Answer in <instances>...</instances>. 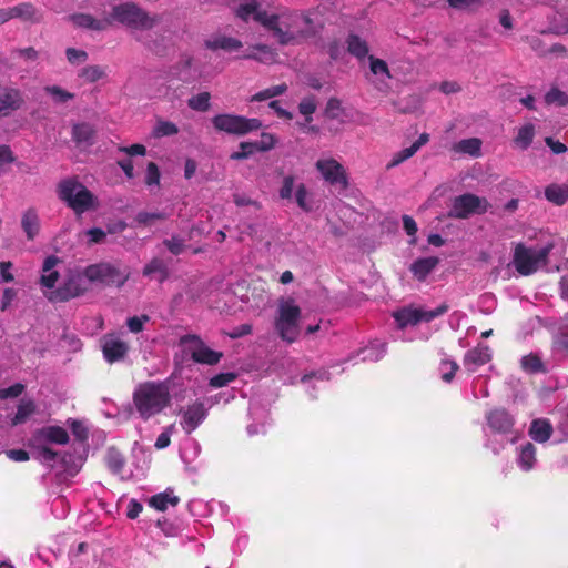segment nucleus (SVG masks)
Masks as SVG:
<instances>
[{"label": "nucleus", "mask_w": 568, "mask_h": 568, "mask_svg": "<svg viewBox=\"0 0 568 568\" xmlns=\"http://www.w3.org/2000/svg\"><path fill=\"white\" fill-rule=\"evenodd\" d=\"M236 16L245 22H256L272 32L281 45H294L316 33V26L305 14H274L262 9L261 2H244Z\"/></svg>", "instance_id": "1"}, {"label": "nucleus", "mask_w": 568, "mask_h": 568, "mask_svg": "<svg viewBox=\"0 0 568 568\" xmlns=\"http://www.w3.org/2000/svg\"><path fill=\"white\" fill-rule=\"evenodd\" d=\"M68 440L69 435L64 428L60 426H47L38 429L32 435V437L29 439V446L37 449V458L41 463L50 467H54L58 463H60L70 473H75L79 466L75 463L70 466V455H60L58 452H54L47 446L48 444L63 445L67 444Z\"/></svg>", "instance_id": "2"}, {"label": "nucleus", "mask_w": 568, "mask_h": 568, "mask_svg": "<svg viewBox=\"0 0 568 568\" xmlns=\"http://www.w3.org/2000/svg\"><path fill=\"white\" fill-rule=\"evenodd\" d=\"M171 379L163 382H146L141 384L133 394L134 405L141 418L161 413L171 399Z\"/></svg>", "instance_id": "3"}, {"label": "nucleus", "mask_w": 568, "mask_h": 568, "mask_svg": "<svg viewBox=\"0 0 568 568\" xmlns=\"http://www.w3.org/2000/svg\"><path fill=\"white\" fill-rule=\"evenodd\" d=\"M91 287L87 270H72L65 276L63 283L55 291L44 292L45 297L53 303L67 302L87 293Z\"/></svg>", "instance_id": "4"}, {"label": "nucleus", "mask_w": 568, "mask_h": 568, "mask_svg": "<svg viewBox=\"0 0 568 568\" xmlns=\"http://www.w3.org/2000/svg\"><path fill=\"white\" fill-rule=\"evenodd\" d=\"M59 196L77 213L82 214L95 207L94 195L74 179L63 180L59 184Z\"/></svg>", "instance_id": "5"}, {"label": "nucleus", "mask_w": 568, "mask_h": 568, "mask_svg": "<svg viewBox=\"0 0 568 568\" xmlns=\"http://www.w3.org/2000/svg\"><path fill=\"white\" fill-rule=\"evenodd\" d=\"M551 248V245L527 247L524 244H517L513 258L515 268L525 276L537 272L541 266L546 265Z\"/></svg>", "instance_id": "6"}, {"label": "nucleus", "mask_w": 568, "mask_h": 568, "mask_svg": "<svg viewBox=\"0 0 568 568\" xmlns=\"http://www.w3.org/2000/svg\"><path fill=\"white\" fill-rule=\"evenodd\" d=\"M300 317L301 308L295 305L293 300L284 301L278 305L275 329L283 341L293 343L297 339Z\"/></svg>", "instance_id": "7"}, {"label": "nucleus", "mask_w": 568, "mask_h": 568, "mask_svg": "<svg viewBox=\"0 0 568 568\" xmlns=\"http://www.w3.org/2000/svg\"><path fill=\"white\" fill-rule=\"evenodd\" d=\"M112 19L134 30H150L156 19L150 17L134 2H121L113 8Z\"/></svg>", "instance_id": "8"}, {"label": "nucleus", "mask_w": 568, "mask_h": 568, "mask_svg": "<svg viewBox=\"0 0 568 568\" xmlns=\"http://www.w3.org/2000/svg\"><path fill=\"white\" fill-rule=\"evenodd\" d=\"M91 285L121 287L129 280V273L122 272L111 263L101 262L85 267Z\"/></svg>", "instance_id": "9"}, {"label": "nucleus", "mask_w": 568, "mask_h": 568, "mask_svg": "<svg viewBox=\"0 0 568 568\" xmlns=\"http://www.w3.org/2000/svg\"><path fill=\"white\" fill-rule=\"evenodd\" d=\"M212 123L217 131L234 135H245L257 131L262 126L258 119H248L236 114H217L212 119Z\"/></svg>", "instance_id": "10"}, {"label": "nucleus", "mask_w": 568, "mask_h": 568, "mask_svg": "<svg viewBox=\"0 0 568 568\" xmlns=\"http://www.w3.org/2000/svg\"><path fill=\"white\" fill-rule=\"evenodd\" d=\"M448 311V305L442 303L434 310L404 307L394 312V318L398 328L414 326L420 322H432L436 317L444 315Z\"/></svg>", "instance_id": "11"}, {"label": "nucleus", "mask_w": 568, "mask_h": 568, "mask_svg": "<svg viewBox=\"0 0 568 568\" xmlns=\"http://www.w3.org/2000/svg\"><path fill=\"white\" fill-rule=\"evenodd\" d=\"M180 346L191 355V358L200 364L214 365L220 362L223 354L211 349L197 335H183Z\"/></svg>", "instance_id": "12"}, {"label": "nucleus", "mask_w": 568, "mask_h": 568, "mask_svg": "<svg viewBox=\"0 0 568 568\" xmlns=\"http://www.w3.org/2000/svg\"><path fill=\"white\" fill-rule=\"evenodd\" d=\"M488 209L486 199L466 193L455 197L449 215L458 219H466L471 214L485 213Z\"/></svg>", "instance_id": "13"}, {"label": "nucleus", "mask_w": 568, "mask_h": 568, "mask_svg": "<svg viewBox=\"0 0 568 568\" xmlns=\"http://www.w3.org/2000/svg\"><path fill=\"white\" fill-rule=\"evenodd\" d=\"M316 169L323 179L332 185L347 187V176L344 166L333 158L320 159Z\"/></svg>", "instance_id": "14"}, {"label": "nucleus", "mask_w": 568, "mask_h": 568, "mask_svg": "<svg viewBox=\"0 0 568 568\" xmlns=\"http://www.w3.org/2000/svg\"><path fill=\"white\" fill-rule=\"evenodd\" d=\"M486 427L494 434L508 435L513 433L514 417L504 408H495L486 413Z\"/></svg>", "instance_id": "15"}, {"label": "nucleus", "mask_w": 568, "mask_h": 568, "mask_svg": "<svg viewBox=\"0 0 568 568\" xmlns=\"http://www.w3.org/2000/svg\"><path fill=\"white\" fill-rule=\"evenodd\" d=\"M23 92L11 85H0V118L8 116L24 105Z\"/></svg>", "instance_id": "16"}, {"label": "nucleus", "mask_w": 568, "mask_h": 568, "mask_svg": "<svg viewBox=\"0 0 568 568\" xmlns=\"http://www.w3.org/2000/svg\"><path fill=\"white\" fill-rule=\"evenodd\" d=\"M206 415L207 408H205L204 403L196 400L182 410L180 424L186 434H191L202 424Z\"/></svg>", "instance_id": "17"}, {"label": "nucleus", "mask_w": 568, "mask_h": 568, "mask_svg": "<svg viewBox=\"0 0 568 568\" xmlns=\"http://www.w3.org/2000/svg\"><path fill=\"white\" fill-rule=\"evenodd\" d=\"M129 351L126 342L116 335H105L102 339V352L106 362L114 363L125 357Z\"/></svg>", "instance_id": "18"}, {"label": "nucleus", "mask_w": 568, "mask_h": 568, "mask_svg": "<svg viewBox=\"0 0 568 568\" xmlns=\"http://www.w3.org/2000/svg\"><path fill=\"white\" fill-rule=\"evenodd\" d=\"M491 358V351L485 344H479L469 349L464 357V367L470 372H476L480 366L487 364Z\"/></svg>", "instance_id": "19"}, {"label": "nucleus", "mask_w": 568, "mask_h": 568, "mask_svg": "<svg viewBox=\"0 0 568 568\" xmlns=\"http://www.w3.org/2000/svg\"><path fill=\"white\" fill-rule=\"evenodd\" d=\"M277 53L267 44H255L247 49L240 58L246 60H254L264 64L275 62Z\"/></svg>", "instance_id": "20"}, {"label": "nucleus", "mask_w": 568, "mask_h": 568, "mask_svg": "<svg viewBox=\"0 0 568 568\" xmlns=\"http://www.w3.org/2000/svg\"><path fill=\"white\" fill-rule=\"evenodd\" d=\"M516 463L524 471H529L537 464L536 447L532 443L526 442L517 448Z\"/></svg>", "instance_id": "21"}, {"label": "nucleus", "mask_w": 568, "mask_h": 568, "mask_svg": "<svg viewBox=\"0 0 568 568\" xmlns=\"http://www.w3.org/2000/svg\"><path fill=\"white\" fill-rule=\"evenodd\" d=\"M58 262L59 258L54 255L48 256L43 262L40 283L42 287L49 290L48 292L54 291L53 288L59 278V273L54 270Z\"/></svg>", "instance_id": "22"}, {"label": "nucleus", "mask_w": 568, "mask_h": 568, "mask_svg": "<svg viewBox=\"0 0 568 568\" xmlns=\"http://www.w3.org/2000/svg\"><path fill=\"white\" fill-rule=\"evenodd\" d=\"M242 42L233 37L216 34L205 41V47L210 50H223L226 52L236 51L242 48Z\"/></svg>", "instance_id": "23"}, {"label": "nucleus", "mask_w": 568, "mask_h": 568, "mask_svg": "<svg viewBox=\"0 0 568 568\" xmlns=\"http://www.w3.org/2000/svg\"><path fill=\"white\" fill-rule=\"evenodd\" d=\"M429 141V135L427 133H422L419 138L408 148H405L398 152H396L390 162L387 164V168H394L403 163L404 161L412 158L423 145H425Z\"/></svg>", "instance_id": "24"}, {"label": "nucleus", "mask_w": 568, "mask_h": 568, "mask_svg": "<svg viewBox=\"0 0 568 568\" xmlns=\"http://www.w3.org/2000/svg\"><path fill=\"white\" fill-rule=\"evenodd\" d=\"M552 425L548 419H534L529 427V436L537 443H546L552 434Z\"/></svg>", "instance_id": "25"}, {"label": "nucleus", "mask_w": 568, "mask_h": 568, "mask_svg": "<svg viewBox=\"0 0 568 568\" xmlns=\"http://www.w3.org/2000/svg\"><path fill=\"white\" fill-rule=\"evenodd\" d=\"M69 19L77 27L90 29V30H98V31L106 29L111 23V21L109 19L99 20V19H95L92 16L85 14V13L72 14L69 17Z\"/></svg>", "instance_id": "26"}, {"label": "nucleus", "mask_w": 568, "mask_h": 568, "mask_svg": "<svg viewBox=\"0 0 568 568\" xmlns=\"http://www.w3.org/2000/svg\"><path fill=\"white\" fill-rule=\"evenodd\" d=\"M552 356L560 361L568 356V326H561L552 337Z\"/></svg>", "instance_id": "27"}, {"label": "nucleus", "mask_w": 568, "mask_h": 568, "mask_svg": "<svg viewBox=\"0 0 568 568\" xmlns=\"http://www.w3.org/2000/svg\"><path fill=\"white\" fill-rule=\"evenodd\" d=\"M21 227L28 240H33L40 231V219L34 209H28L21 217Z\"/></svg>", "instance_id": "28"}, {"label": "nucleus", "mask_w": 568, "mask_h": 568, "mask_svg": "<svg viewBox=\"0 0 568 568\" xmlns=\"http://www.w3.org/2000/svg\"><path fill=\"white\" fill-rule=\"evenodd\" d=\"M368 60L371 72L378 78V90H385L388 87L386 80L392 78L387 63L382 59L374 58L373 55H369Z\"/></svg>", "instance_id": "29"}, {"label": "nucleus", "mask_w": 568, "mask_h": 568, "mask_svg": "<svg viewBox=\"0 0 568 568\" xmlns=\"http://www.w3.org/2000/svg\"><path fill=\"white\" fill-rule=\"evenodd\" d=\"M439 260L435 256L418 258L412 264L410 271L416 278L423 281L437 266Z\"/></svg>", "instance_id": "30"}, {"label": "nucleus", "mask_w": 568, "mask_h": 568, "mask_svg": "<svg viewBox=\"0 0 568 568\" xmlns=\"http://www.w3.org/2000/svg\"><path fill=\"white\" fill-rule=\"evenodd\" d=\"M148 503L154 509L164 511L169 506H176L179 503V497L173 495V490L166 489L165 491L149 498Z\"/></svg>", "instance_id": "31"}, {"label": "nucleus", "mask_w": 568, "mask_h": 568, "mask_svg": "<svg viewBox=\"0 0 568 568\" xmlns=\"http://www.w3.org/2000/svg\"><path fill=\"white\" fill-rule=\"evenodd\" d=\"M347 51L358 60H362L368 54V44L357 34L351 33L346 40Z\"/></svg>", "instance_id": "32"}, {"label": "nucleus", "mask_w": 568, "mask_h": 568, "mask_svg": "<svg viewBox=\"0 0 568 568\" xmlns=\"http://www.w3.org/2000/svg\"><path fill=\"white\" fill-rule=\"evenodd\" d=\"M36 410L34 402L31 399H21L17 413L10 418V425L23 424Z\"/></svg>", "instance_id": "33"}, {"label": "nucleus", "mask_w": 568, "mask_h": 568, "mask_svg": "<svg viewBox=\"0 0 568 568\" xmlns=\"http://www.w3.org/2000/svg\"><path fill=\"white\" fill-rule=\"evenodd\" d=\"M545 196L549 202H552L556 205H562L568 201V186L551 184L546 187Z\"/></svg>", "instance_id": "34"}, {"label": "nucleus", "mask_w": 568, "mask_h": 568, "mask_svg": "<svg viewBox=\"0 0 568 568\" xmlns=\"http://www.w3.org/2000/svg\"><path fill=\"white\" fill-rule=\"evenodd\" d=\"M386 353L385 343L374 342L369 346L363 348L359 352V356L362 361L377 362L379 361Z\"/></svg>", "instance_id": "35"}, {"label": "nucleus", "mask_w": 568, "mask_h": 568, "mask_svg": "<svg viewBox=\"0 0 568 568\" xmlns=\"http://www.w3.org/2000/svg\"><path fill=\"white\" fill-rule=\"evenodd\" d=\"M155 273L160 274L159 281L161 283L164 282L169 276V270L166 264L164 263L163 260L158 257L151 260L150 263H148L143 268L144 276L150 277Z\"/></svg>", "instance_id": "36"}, {"label": "nucleus", "mask_w": 568, "mask_h": 568, "mask_svg": "<svg viewBox=\"0 0 568 568\" xmlns=\"http://www.w3.org/2000/svg\"><path fill=\"white\" fill-rule=\"evenodd\" d=\"M520 364H521V368L525 372L530 373V374L546 372L544 363L537 354L531 353L529 355L523 356Z\"/></svg>", "instance_id": "37"}, {"label": "nucleus", "mask_w": 568, "mask_h": 568, "mask_svg": "<svg viewBox=\"0 0 568 568\" xmlns=\"http://www.w3.org/2000/svg\"><path fill=\"white\" fill-rule=\"evenodd\" d=\"M484 446L490 449L495 455H498L505 448L506 440L504 437L506 435L494 434L487 429H484Z\"/></svg>", "instance_id": "38"}, {"label": "nucleus", "mask_w": 568, "mask_h": 568, "mask_svg": "<svg viewBox=\"0 0 568 568\" xmlns=\"http://www.w3.org/2000/svg\"><path fill=\"white\" fill-rule=\"evenodd\" d=\"M535 136V126L531 123L525 124L518 130L515 143L523 150H526Z\"/></svg>", "instance_id": "39"}, {"label": "nucleus", "mask_w": 568, "mask_h": 568, "mask_svg": "<svg viewBox=\"0 0 568 568\" xmlns=\"http://www.w3.org/2000/svg\"><path fill=\"white\" fill-rule=\"evenodd\" d=\"M105 462L111 471L119 474L124 467V457L115 448H109L105 455Z\"/></svg>", "instance_id": "40"}, {"label": "nucleus", "mask_w": 568, "mask_h": 568, "mask_svg": "<svg viewBox=\"0 0 568 568\" xmlns=\"http://www.w3.org/2000/svg\"><path fill=\"white\" fill-rule=\"evenodd\" d=\"M481 141L476 138L465 139L457 143L456 151L477 156L480 153Z\"/></svg>", "instance_id": "41"}, {"label": "nucleus", "mask_w": 568, "mask_h": 568, "mask_svg": "<svg viewBox=\"0 0 568 568\" xmlns=\"http://www.w3.org/2000/svg\"><path fill=\"white\" fill-rule=\"evenodd\" d=\"M286 90H287V85L285 83L274 85V87L267 88L265 90H262V91L255 93L251 98V101H256V102L265 101V100L282 95L283 93L286 92Z\"/></svg>", "instance_id": "42"}, {"label": "nucleus", "mask_w": 568, "mask_h": 568, "mask_svg": "<svg viewBox=\"0 0 568 568\" xmlns=\"http://www.w3.org/2000/svg\"><path fill=\"white\" fill-rule=\"evenodd\" d=\"M152 133L155 138L171 136L179 133V128L173 122L159 120Z\"/></svg>", "instance_id": "43"}, {"label": "nucleus", "mask_w": 568, "mask_h": 568, "mask_svg": "<svg viewBox=\"0 0 568 568\" xmlns=\"http://www.w3.org/2000/svg\"><path fill=\"white\" fill-rule=\"evenodd\" d=\"M210 93L202 92L189 99L187 105L195 111H206L210 108Z\"/></svg>", "instance_id": "44"}, {"label": "nucleus", "mask_w": 568, "mask_h": 568, "mask_svg": "<svg viewBox=\"0 0 568 568\" xmlns=\"http://www.w3.org/2000/svg\"><path fill=\"white\" fill-rule=\"evenodd\" d=\"M80 77L88 82H95L105 77V70L100 65H88L81 70Z\"/></svg>", "instance_id": "45"}, {"label": "nucleus", "mask_w": 568, "mask_h": 568, "mask_svg": "<svg viewBox=\"0 0 568 568\" xmlns=\"http://www.w3.org/2000/svg\"><path fill=\"white\" fill-rule=\"evenodd\" d=\"M545 102L564 106L568 104V94L557 88H552L546 93Z\"/></svg>", "instance_id": "46"}, {"label": "nucleus", "mask_w": 568, "mask_h": 568, "mask_svg": "<svg viewBox=\"0 0 568 568\" xmlns=\"http://www.w3.org/2000/svg\"><path fill=\"white\" fill-rule=\"evenodd\" d=\"M14 17H19L23 20H37L36 10L31 2H21L13 7Z\"/></svg>", "instance_id": "47"}, {"label": "nucleus", "mask_w": 568, "mask_h": 568, "mask_svg": "<svg viewBox=\"0 0 568 568\" xmlns=\"http://www.w3.org/2000/svg\"><path fill=\"white\" fill-rule=\"evenodd\" d=\"M139 41H141L149 50L153 51L156 54H162L168 44L166 40L164 38L160 40L156 39H150V36H146L145 38H136Z\"/></svg>", "instance_id": "48"}, {"label": "nucleus", "mask_w": 568, "mask_h": 568, "mask_svg": "<svg viewBox=\"0 0 568 568\" xmlns=\"http://www.w3.org/2000/svg\"><path fill=\"white\" fill-rule=\"evenodd\" d=\"M298 110L301 114L305 115L306 122L312 121V114L316 111V100L312 97L304 98L300 104Z\"/></svg>", "instance_id": "49"}, {"label": "nucleus", "mask_w": 568, "mask_h": 568, "mask_svg": "<svg viewBox=\"0 0 568 568\" xmlns=\"http://www.w3.org/2000/svg\"><path fill=\"white\" fill-rule=\"evenodd\" d=\"M329 379V374L327 371H317V372H313L311 374H307V375H304L301 379V382L307 387L310 388L311 387V384L313 381H318V382H324V381H328ZM307 392L310 393V396L312 398H315V395H313L310 389H307Z\"/></svg>", "instance_id": "50"}, {"label": "nucleus", "mask_w": 568, "mask_h": 568, "mask_svg": "<svg viewBox=\"0 0 568 568\" xmlns=\"http://www.w3.org/2000/svg\"><path fill=\"white\" fill-rule=\"evenodd\" d=\"M169 215L165 212L141 211L136 214L135 221L139 224L148 225L154 220H165Z\"/></svg>", "instance_id": "51"}, {"label": "nucleus", "mask_w": 568, "mask_h": 568, "mask_svg": "<svg viewBox=\"0 0 568 568\" xmlns=\"http://www.w3.org/2000/svg\"><path fill=\"white\" fill-rule=\"evenodd\" d=\"M308 193L306 186L301 183L296 186L295 191V201L297 205L305 212L312 211V205L307 201Z\"/></svg>", "instance_id": "52"}, {"label": "nucleus", "mask_w": 568, "mask_h": 568, "mask_svg": "<svg viewBox=\"0 0 568 568\" xmlns=\"http://www.w3.org/2000/svg\"><path fill=\"white\" fill-rule=\"evenodd\" d=\"M72 133L78 142H87L92 136V129L89 124L80 123L73 126Z\"/></svg>", "instance_id": "53"}, {"label": "nucleus", "mask_w": 568, "mask_h": 568, "mask_svg": "<svg viewBox=\"0 0 568 568\" xmlns=\"http://www.w3.org/2000/svg\"><path fill=\"white\" fill-rule=\"evenodd\" d=\"M236 378V374L234 373H221L215 376H213L210 379V386L213 388H220L223 386H226L227 384L232 383Z\"/></svg>", "instance_id": "54"}, {"label": "nucleus", "mask_w": 568, "mask_h": 568, "mask_svg": "<svg viewBox=\"0 0 568 568\" xmlns=\"http://www.w3.org/2000/svg\"><path fill=\"white\" fill-rule=\"evenodd\" d=\"M255 151H268L275 145V138L270 133H262L258 141L252 142Z\"/></svg>", "instance_id": "55"}, {"label": "nucleus", "mask_w": 568, "mask_h": 568, "mask_svg": "<svg viewBox=\"0 0 568 568\" xmlns=\"http://www.w3.org/2000/svg\"><path fill=\"white\" fill-rule=\"evenodd\" d=\"M163 244L174 255H180L185 248L184 240L179 236L166 239L163 241Z\"/></svg>", "instance_id": "56"}, {"label": "nucleus", "mask_w": 568, "mask_h": 568, "mask_svg": "<svg viewBox=\"0 0 568 568\" xmlns=\"http://www.w3.org/2000/svg\"><path fill=\"white\" fill-rule=\"evenodd\" d=\"M145 184L148 186L160 184V171L154 162H150L146 168Z\"/></svg>", "instance_id": "57"}, {"label": "nucleus", "mask_w": 568, "mask_h": 568, "mask_svg": "<svg viewBox=\"0 0 568 568\" xmlns=\"http://www.w3.org/2000/svg\"><path fill=\"white\" fill-rule=\"evenodd\" d=\"M149 320L148 315L133 316L128 318L126 325L130 332L136 334L143 331V326Z\"/></svg>", "instance_id": "58"}, {"label": "nucleus", "mask_w": 568, "mask_h": 568, "mask_svg": "<svg viewBox=\"0 0 568 568\" xmlns=\"http://www.w3.org/2000/svg\"><path fill=\"white\" fill-rule=\"evenodd\" d=\"M440 369L443 381L449 383L454 378V375L458 369V365L454 361H443Z\"/></svg>", "instance_id": "59"}, {"label": "nucleus", "mask_w": 568, "mask_h": 568, "mask_svg": "<svg viewBox=\"0 0 568 568\" xmlns=\"http://www.w3.org/2000/svg\"><path fill=\"white\" fill-rule=\"evenodd\" d=\"M65 55L71 64H80L85 62L88 59V53L85 51L78 50L74 48H68L65 51Z\"/></svg>", "instance_id": "60"}, {"label": "nucleus", "mask_w": 568, "mask_h": 568, "mask_svg": "<svg viewBox=\"0 0 568 568\" xmlns=\"http://www.w3.org/2000/svg\"><path fill=\"white\" fill-rule=\"evenodd\" d=\"M45 91L50 93L55 102H65L73 98V94L57 87H47Z\"/></svg>", "instance_id": "61"}, {"label": "nucleus", "mask_w": 568, "mask_h": 568, "mask_svg": "<svg viewBox=\"0 0 568 568\" xmlns=\"http://www.w3.org/2000/svg\"><path fill=\"white\" fill-rule=\"evenodd\" d=\"M295 179L292 175H287L283 179L282 187L280 189V197L283 200H290L293 195Z\"/></svg>", "instance_id": "62"}, {"label": "nucleus", "mask_w": 568, "mask_h": 568, "mask_svg": "<svg viewBox=\"0 0 568 568\" xmlns=\"http://www.w3.org/2000/svg\"><path fill=\"white\" fill-rule=\"evenodd\" d=\"M24 390V385L21 383H17L14 385H11L7 388L0 389V398L7 399V398H16L20 396Z\"/></svg>", "instance_id": "63"}, {"label": "nucleus", "mask_w": 568, "mask_h": 568, "mask_svg": "<svg viewBox=\"0 0 568 568\" xmlns=\"http://www.w3.org/2000/svg\"><path fill=\"white\" fill-rule=\"evenodd\" d=\"M254 152H255V149H254L252 142H241L240 151L233 152L231 154V159L232 160H244V159H247Z\"/></svg>", "instance_id": "64"}]
</instances>
